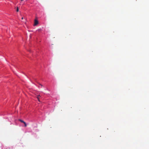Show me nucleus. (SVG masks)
<instances>
[{
	"mask_svg": "<svg viewBox=\"0 0 149 149\" xmlns=\"http://www.w3.org/2000/svg\"><path fill=\"white\" fill-rule=\"evenodd\" d=\"M38 21L36 20L35 19L34 21V26H36L38 24Z\"/></svg>",
	"mask_w": 149,
	"mask_h": 149,
	"instance_id": "1",
	"label": "nucleus"
},
{
	"mask_svg": "<svg viewBox=\"0 0 149 149\" xmlns=\"http://www.w3.org/2000/svg\"><path fill=\"white\" fill-rule=\"evenodd\" d=\"M19 121H20V122H21V123H24L25 122L23 120H21V119H19Z\"/></svg>",
	"mask_w": 149,
	"mask_h": 149,
	"instance_id": "2",
	"label": "nucleus"
},
{
	"mask_svg": "<svg viewBox=\"0 0 149 149\" xmlns=\"http://www.w3.org/2000/svg\"><path fill=\"white\" fill-rule=\"evenodd\" d=\"M40 96V95H38V97H37V99L40 102V100H39V97Z\"/></svg>",
	"mask_w": 149,
	"mask_h": 149,
	"instance_id": "3",
	"label": "nucleus"
},
{
	"mask_svg": "<svg viewBox=\"0 0 149 149\" xmlns=\"http://www.w3.org/2000/svg\"><path fill=\"white\" fill-rule=\"evenodd\" d=\"M24 126H25V127H26V126H27V125H26V123L25 122H24Z\"/></svg>",
	"mask_w": 149,
	"mask_h": 149,
	"instance_id": "4",
	"label": "nucleus"
},
{
	"mask_svg": "<svg viewBox=\"0 0 149 149\" xmlns=\"http://www.w3.org/2000/svg\"><path fill=\"white\" fill-rule=\"evenodd\" d=\"M19 11V9H18V7L17 8V12H18Z\"/></svg>",
	"mask_w": 149,
	"mask_h": 149,
	"instance_id": "5",
	"label": "nucleus"
},
{
	"mask_svg": "<svg viewBox=\"0 0 149 149\" xmlns=\"http://www.w3.org/2000/svg\"><path fill=\"white\" fill-rule=\"evenodd\" d=\"M40 85L41 86H42V84H40Z\"/></svg>",
	"mask_w": 149,
	"mask_h": 149,
	"instance_id": "6",
	"label": "nucleus"
},
{
	"mask_svg": "<svg viewBox=\"0 0 149 149\" xmlns=\"http://www.w3.org/2000/svg\"><path fill=\"white\" fill-rule=\"evenodd\" d=\"M23 19V17H22V19Z\"/></svg>",
	"mask_w": 149,
	"mask_h": 149,
	"instance_id": "7",
	"label": "nucleus"
},
{
	"mask_svg": "<svg viewBox=\"0 0 149 149\" xmlns=\"http://www.w3.org/2000/svg\"><path fill=\"white\" fill-rule=\"evenodd\" d=\"M21 1H22L23 0H21Z\"/></svg>",
	"mask_w": 149,
	"mask_h": 149,
	"instance_id": "8",
	"label": "nucleus"
}]
</instances>
